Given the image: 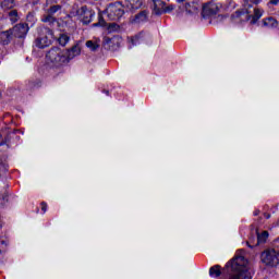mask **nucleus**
Segmentation results:
<instances>
[{"instance_id": "1", "label": "nucleus", "mask_w": 279, "mask_h": 279, "mask_svg": "<svg viewBox=\"0 0 279 279\" xmlns=\"http://www.w3.org/2000/svg\"><path fill=\"white\" fill-rule=\"evenodd\" d=\"M227 267H231L232 276L230 279H252V275L247 269V259L241 255L227 263Z\"/></svg>"}, {"instance_id": "2", "label": "nucleus", "mask_w": 279, "mask_h": 279, "mask_svg": "<svg viewBox=\"0 0 279 279\" xmlns=\"http://www.w3.org/2000/svg\"><path fill=\"white\" fill-rule=\"evenodd\" d=\"M46 60L50 66H62V64L68 63L66 53L58 47L51 48L47 52Z\"/></svg>"}, {"instance_id": "3", "label": "nucleus", "mask_w": 279, "mask_h": 279, "mask_svg": "<svg viewBox=\"0 0 279 279\" xmlns=\"http://www.w3.org/2000/svg\"><path fill=\"white\" fill-rule=\"evenodd\" d=\"M37 34L36 46L39 47V49H45V47L51 45V41L53 40V31L51 28L39 26L37 28Z\"/></svg>"}, {"instance_id": "4", "label": "nucleus", "mask_w": 279, "mask_h": 279, "mask_svg": "<svg viewBox=\"0 0 279 279\" xmlns=\"http://www.w3.org/2000/svg\"><path fill=\"white\" fill-rule=\"evenodd\" d=\"M106 12L109 21H120L125 14V7L121 2H113L107 7Z\"/></svg>"}, {"instance_id": "5", "label": "nucleus", "mask_w": 279, "mask_h": 279, "mask_svg": "<svg viewBox=\"0 0 279 279\" xmlns=\"http://www.w3.org/2000/svg\"><path fill=\"white\" fill-rule=\"evenodd\" d=\"M260 259L268 267H279V251L276 248H267L260 254Z\"/></svg>"}, {"instance_id": "6", "label": "nucleus", "mask_w": 279, "mask_h": 279, "mask_svg": "<svg viewBox=\"0 0 279 279\" xmlns=\"http://www.w3.org/2000/svg\"><path fill=\"white\" fill-rule=\"evenodd\" d=\"M242 16H244V19H246V21H250V19H252L251 23H252V25H254L263 16V10H260V9H253V11L247 10V9L246 10H238L233 14V19H242Z\"/></svg>"}, {"instance_id": "7", "label": "nucleus", "mask_w": 279, "mask_h": 279, "mask_svg": "<svg viewBox=\"0 0 279 279\" xmlns=\"http://www.w3.org/2000/svg\"><path fill=\"white\" fill-rule=\"evenodd\" d=\"M76 14L78 15L80 20L84 25H88L89 23H93V19H95V12L88 7L84 5L81 7L77 11Z\"/></svg>"}, {"instance_id": "8", "label": "nucleus", "mask_w": 279, "mask_h": 279, "mask_svg": "<svg viewBox=\"0 0 279 279\" xmlns=\"http://www.w3.org/2000/svg\"><path fill=\"white\" fill-rule=\"evenodd\" d=\"M254 232H255V235H252L250 238V241L246 242V245H248V247L260 245V243H265V241L269 239V232L267 231H263L262 233H258V229H255Z\"/></svg>"}, {"instance_id": "9", "label": "nucleus", "mask_w": 279, "mask_h": 279, "mask_svg": "<svg viewBox=\"0 0 279 279\" xmlns=\"http://www.w3.org/2000/svg\"><path fill=\"white\" fill-rule=\"evenodd\" d=\"M221 8V4L216 2H208L203 7L202 15L204 19H207L208 16H215L219 13V10Z\"/></svg>"}, {"instance_id": "10", "label": "nucleus", "mask_w": 279, "mask_h": 279, "mask_svg": "<svg viewBox=\"0 0 279 279\" xmlns=\"http://www.w3.org/2000/svg\"><path fill=\"white\" fill-rule=\"evenodd\" d=\"M15 38H25L29 32V24L20 23L11 29Z\"/></svg>"}, {"instance_id": "11", "label": "nucleus", "mask_w": 279, "mask_h": 279, "mask_svg": "<svg viewBox=\"0 0 279 279\" xmlns=\"http://www.w3.org/2000/svg\"><path fill=\"white\" fill-rule=\"evenodd\" d=\"M124 10L125 12H130L134 14L136 10H141L143 8V0H124Z\"/></svg>"}, {"instance_id": "12", "label": "nucleus", "mask_w": 279, "mask_h": 279, "mask_svg": "<svg viewBox=\"0 0 279 279\" xmlns=\"http://www.w3.org/2000/svg\"><path fill=\"white\" fill-rule=\"evenodd\" d=\"M147 19H149V12L144 10L131 16L130 23H132V25H143V23H147Z\"/></svg>"}, {"instance_id": "13", "label": "nucleus", "mask_w": 279, "mask_h": 279, "mask_svg": "<svg viewBox=\"0 0 279 279\" xmlns=\"http://www.w3.org/2000/svg\"><path fill=\"white\" fill-rule=\"evenodd\" d=\"M262 27H265L266 29H276L278 28V20L275 17H265L262 20Z\"/></svg>"}, {"instance_id": "14", "label": "nucleus", "mask_w": 279, "mask_h": 279, "mask_svg": "<svg viewBox=\"0 0 279 279\" xmlns=\"http://www.w3.org/2000/svg\"><path fill=\"white\" fill-rule=\"evenodd\" d=\"M66 61L73 60V58H77L80 53H82V48L80 46L75 45L70 50H64Z\"/></svg>"}, {"instance_id": "15", "label": "nucleus", "mask_w": 279, "mask_h": 279, "mask_svg": "<svg viewBox=\"0 0 279 279\" xmlns=\"http://www.w3.org/2000/svg\"><path fill=\"white\" fill-rule=\"evenodd\" d=\"M167 2L165 0H153V10L155 14H165Z\"/></svg>"}, {"instance_id": "16", "label": "nucleus", "mask_w": 279, "mask_h": 279, "mask_svg": "<svg viewBox=\"0 0 279 279\" xmlns=\"http://www.w3.org/2000/svg\"><path fill=\"white\" fill-rule=\"evenodd\" d=\"M145 39V33L141 32L140 34L133 36L130 38L131 45L129 46V49H132V47H136V45H141V41Z\"/></svg>"}, {"instance_id": "17", "label": "nucleus", "mask_w": 279, "mask_h": 279, "mask_svg": "<svg viewBox=\"0 0 279 279\" xmlns=\"http://www.w3.org/2000/svg\"><path fill=\"white\" fill-rule=\"evenodd\" d=\"M41 23H47L48 25H50V27H53V25L56 23H58V19H56V16L49 14V13H45L43 16H41Z\"/></svg>"}, {"instance_id": "18", "label": "nucleus", "mask_w": 279, "mask_h": 279, "mask_svg": "<svg viewBox=\"0 0 279 279\" xmlns=\"http://www.w3.org/2000/svg\"><path fill=\"white\" fill-rule=\"evenodd\" d=\"M7 19H9L11 23H19V20L21 17L19 16V11H16L15 9H12L8 11Z\"/></svg>"}, {"instance_id": "19", "label": "nucleus", "mask_w": 279, "mask_h": 279, "mask_svg": "<svg viewBox=\"0 0 279 279\" xmlns=\"http://www.w3.org/2000/svg\"><path fill=\"white\" fill-rule=\"evenodd\" d=\"M12 29L5 31L1 34V44L2 45H10V41L12 40Z\"/></svg>"}, {"instance_id": "20", "label": "nucleus", "mask_w": 279, "mask_h": 279, "mask_svg": "<svg viewBox=\"0 0 279 279\" xmlns=\"http://www.w3.org/2000/svg\"><path fill=\"white\" fill-rule=\"evenodd\" d=\"M62 12V5L60 4H52L47 10L46 13L56 16V14Z\"/></svg>"}, {"instance_id": "21", "label": "nucleus", "mask_w": 279, "mask_h": 279, "mask_svg": "<svg viewBox=\"0 0 279 279\" xmlns=\"http://www.w3.org/2000/svg\"><path fill=\"white\" fill-rule=\"evenodd\" d=\"M209 276L210 278H219L221 276V266L215 265L209 268Z\"/></svg>"}, {"instance_id": "22", "label": "nucleus", "mask_w": 279, "mask_h": 279, "mask_svg": "<svg viewBox=\"0 0 279 279\" xmlns=\"http://www.w3.org/2000/svg\"><path fill=\"white\" fill-rule=\"evenodd\" d=\"M220 8H223L227 12H232L236 8V3L232 0H227L225 3L220 4Z\"/></svg>"}, {"instance_id": "23", "label": "nucleus", "mask_w": 279, "mask_h": 279, "mask_svg": "<svg viewBox=\"0 0 279 279\" xmlns=\"http://www.w3.org/2000/svg\"><path fill=\"white\" fill-rule=\"evenodd\" d=\"M69 40H71V37L66 33L60 34L58 38V43L61 47H66V45H69Z\"/></svg>"}, {"instance_id": "24", "label": "nucleus", "mask_w": 279, "mask_h": 279, "mask_svg": "<svg viewBox=\"0 0 279 279\" xmlns=\"http://www.w3.org/2000/svg\"><path fill=\"white\" fill-rule=\"evenodd\" d=\"M2 10H12L14 8V1L16 0H0Z\"/></svg>"}, {"instance_id": "25", "label": "nucleus", "mask_w": 279, "mask_h": 279, "mask_svg": "<svg viewBox=\"0 0 279 279\" xmlns=\"http://www.w3.org/2000/svg\"><path fill=\"white\" fill-rule=\"evenodd\" d=\"M26 22L25 25H31V27H34L36 25V15L34 13H28L26 16Z\"/></svg>"}, {"instance_id": "26", "label": "nucleus", "mask_w": 279, "mask_h": 279, "mask_svg": "<svg viewBox=\"0 0 279 279\" xmlns=\"http://www.w3.org/2000/svg\"><path fill=\"white\" fill-rule=\"evenodd\" d=\"M28 90H34L36 88H40V80L29 81L27 84Z\"/></svg>"}, {"instance_id": "27", "label": "nucleus", "mask_w": 279, "mask_h": 279, "mask_svg": "<svg viewBox=\"0 0 279 279\" xmlns=\"http://www.w3.org/2000/svg\"><path fill=\"white\" fill-rule=\"evenodd\" d=\"M86 47L90 49V51H97V49H99V44L97 41L88 40L86 41Z\"/></svg>"}, {"instance_id": "28", "label": "nucleus", "mask_w": 279, "mask_h": 279, "mask_svg": "<svg viewBox=\"0 0 279 279\" xmlns=\"http://www.w3.org/2000/svg\"><path fill=\"white\" fill-rule=\"evenodd\" d=\"M8 204V193L0 194V208Z\"/></svg>"}, {"instance_id": "29", "label": "nucleus", "mask_w": 279, "mask_h": 279, "mask_svg": "<svg viewBox=\"0 0 279 279\" xmlns=\"http://www.w3.org/2000/svg\"><path fill=\"white\" fill-rule=\"evenodd\" d=\"M173 10H175V5H173V4H170V5H168V7H165V9H163V14H167V13H169V12H173Z\"/></svg>"}, {"instance_id": "30", "label": "nucleus", "mask_w": 279, "mask_h": 279, "mask_svg": "<svg viewBox=\"0 0 279 279\" xmlns=\"http://www.w3.org/2000/svg\"><path fill=\"white\" fill-rule=\"evenodd\" d=\"M268 8H271L272 5H279V0H270L268 3H267Z\"/></svg>"}, {"instance_id": "31", "label": "nucleus", "mask_w": 279, "mask_h": 279, "mask_svg": "<svg viewBox=\"0 0 279 279\" xmlns=\"http://www.w3.org/2000/svg\"><path fill=\"white\" fill-rule=\"evenodd\" d=\"M5 250V241L0 240V254Z\"/></svg>"}, {"instance_id": "32", "label": "nucleus", "mask_w": 279, "mask_h": 279, "mask_svg": "<svg viewBox=\"0 0 279 279\" xmlns=\"http://www.w3.org/2000/svg\"><path fill=\"white\" fill-rule=\"evenodd\" d=\"M41 210L43 213H47V203L45 202L41 203Z\"/></svg>"}, {"instance_id": "33", "label": "nucleus", "mask_w": 279, "mask_h": 279, "mask_svg": "<svg viewBox=\"0 0 279 279\" xmlns=\"http://www.w3.org/2000/svg\"><path fill=\"white\" fill-rule=\"evenodd\" d=\"M105 43H106V45H110V43H112V39L106 38V39H105Z\"/></svg>"}, {"instance_id": "34", "label": "nucleus", "mask_w": 279, "mask_h": 279, "mask_svg": "<svg viewBox=\"0 0 279 279\" xmlns=\"http://www.w3.org/2000/svg\"><path fill=\"white\" fill-rule=\"evenodd\" d=\"M251 1L252 3H256V4L260 3V0H251Z\"/></svg>"}, {"instance_id": "35", "label": "nucleus", "mask_w": 279, "mask_h": 279, "mask_svg": "<svg viewBox=\"0 0 279 279\" xmlns=\"http://www.w3.org/2000/svg\"><path fill=\"white\" fill-rule=\"evenodd\" d=\"M99 25H104V22L101 23H96V24H94V27H97V26H99Z\"/></svg>"}, {"instance_id": "36", "label": "nucleus", "mask_w": 279, "mask_h": 279, "mask_svg": "<svg viewBox=\"0 0 279 279\" xmlns=\"http://www.w3.org/2000/svg\"><path fill=\"white\" fill-rule=\"evenodd\" d=\"M264 216H265L267 219H269V218L271 217V215H269V214H264Z\"/></svg>"}, {"instance_id": "37", "label": "nucleus", "mask_w": 279, "mask_h": 279, "mask_svg": "<svg viewBox=\"0 0 279 279\" xmlns=\"http://www.w3.org/2000/svg\"><path fill=\"white\" fill-rule=\"evenodd\" d=\"M186 0H177L178 3H184Z\"/></svg>"}, {"instance_id": "38", "label": "nucleus", "mask_w": 279, "mask_h": 279, "mask_svg": "<svg viewBox=\"0 0 279 279\" xmlns=\"http://www.w3.org/2000/svg\"><path fill=\"white\" fill-rule=\"evenodd\" d=\"M258 213H260V211L259 210L254 211L255 217L258 216Z\"/></svg>"}, {"instance_id": "39", "label": "nucleus", "mask_w": 279, "mask_h": 279, "mask_svg": "<svg viewBox=\"0 0 279 279\" xmlns=\"http://www.w3.org/2000/svg\"><path fill=\"white\" fill-rule=\"evenodd\" d=\"M104 93H105L106 95H109V94H110V92H108V90H105Z\"/></svg>"}]
</instances>
